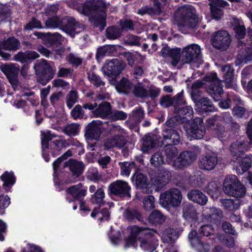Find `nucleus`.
I'll return each mask as SVG.
<instances>
[{"instance_id": "bb28decb", "label": "nucleus", "mask_w": 252, "mask_h": 252, "mask_svg": "<svg viewBox=\"0 0 252 252\" xmlns=\"http://www.w3.org/2000/svg\"><path fill=\"white\" fill-rule=\"evenodd\" d=\"M187 196L189 200L201 205L206 204L208 200L207 196L198 190L195 189L189 191Z\"/></svg>"}, {"instance_id": "f704fd0d", "label": "nucleus", "mask_w": 252, "mask_h": 252, "mask_svg": "<svg viewBox=\"0 0 252 252\" xmlns=\"http://www.w3.org/2000/svg\"><path fill=\"white\" fill-rule=\"evenodd\" d=\"M198 108H200V111L204 112H209L214 111L215 107L211 100L207 97H201L199 101L196 102Z\"/></svg>"}, {"instance_id": "c85d7f7f", "label": "nucleus", "mask_w": 252, "mask_h": 252, "mask_svg": "<svg viewBox=\"0 0 252 252\" xmlns=\"http://www.w3.org/2000/svg\"><path fill=\"white\" fill-rule=\"evenodd\" d=\"M111 110L110 103L104 101L99 105L98 107L94 111V114L97 117L104 118L111 114Z\"/></svg>"}, {"instance_id": "5701e85b", "label": "nucleus", "mask_w": 252, "mask_h": 252, "mask_svg": "<svg viewBox=\"0 0 252 252\" xmlns=\"http://www.w3.org/2000/svg\"><path fill=\"white\" fill-rule=\"evenodd\" d=\"M113 128L111 129L115 133L114 138L116 140V147L121 148L127 143V140L126 136L124 134V130L119 126L112 125Z\"/></svg>"}, {"instance_id": "5fc2aeb1", "label": "nucleus", "mask_w": 252, "mask_h": 252, "mask_svg": "<svg viewBox=\"0 0 252 252\" xmlns=\"http://www.w3.org/2000/svg\"><path fill=\"white\" fill-rule=\"evenodd\" d=\"M105 194L102 189H98L92 197V201L98 204H101L103 202Z\"/></svg>"}, {"instance_id": "a211bd4d", "label": "nucleus", "mask_w": 252, "mask_h": 252, "mask_svg": "<svg viewBox=\"0 0 252 252\" xmlns=\"http://www.w3.org/2000/svg\"><path fill=\"white\" fill-rule=\"evenodd\" d=\"M232 118L228 113L223 114L221 116H215L208 119L206 122V126L208 128L219 129L220 126H225L231 122Z\"/></svg>"}, {"instance_id": "c03bdc74", "label": "nucleus", "mask_w": 252, "mask_h": 252, "mask_svg": "<svg viewBox=\"0 0 252 252\" xmlns=\"http://www.w3.org/2000/svg\"><path fill=\"white\" fill-rule=\"evenodd\" d=\"M41 136L42 148L44 149H48V141L56 137V135L52 134L49 130H45L41 132Z\"/></svg>"}, {"instance_id": "0e129e2a", "label": "nucleus", "mask_w": 252, "mask_h": 252, "mask_svg": "<svg viewBox=\"0 0 252 252\" xmlns=\"http://www.w3.org/2000/svg\"><path fill=\"white\" fill-rule=\"evenodd\" d=\"M59 10L58 5L57 4H53L47 6L45 9L44 13L47 16H55Z\"/></svg>"}, {"instance_id": "79ce46f5", "label": "nucleus", "mask_w": 252, "mask_h": 252, "mask_svg": "<svg viewBox=\"0 0 252 252\" xmlns=\"http://www.w3.org/2000/svg\"><path fill=\"white\" fill-rule=\"evenodd\" d=\"M0 179L3 182L4 187H11L15 182V178L12 172H5L1 175Z\"/></svg>"}, {"instance_id": "13d9d810", "label": "nucleus", "mask_w": 252, "mask_h": 252, "mask_svg": "<svg viewBox=\"0 0 252 252\" xmlns=\"http://www.w3.org/2000/svg\"><path fill=\"white\" fill-rule=\"evenodd\" d=\"M155 199L153 196L148 195L145 197L143 201V206L144 209L147 210H151L153 209L155 206Z\"/></svg>"}, {"instance_id": "aec40b11", "label": "nucleus", "mask_w": 252, "mask_h": 252, "mask_svg": "<svg viewBox=\"0 0 252 252\" xmlns=\"http://www.w3.org/2000/svg\"><path fill=\"white\" fill-rule=\"evenodd\" d=\"M203 221L217 223L223 217L222 212L219 208H211L204 211Z\"/></svg>"}, {"instance_id": "3c124183", "label": "nucleus", "mask_w": 252, "mask_h": 252, "mask_svg": "<svg viewBox=\"0 0 252 252\" xmlns=\"http://www.w3.org/2000/svg\"><path fill=\"white\" fill-rule=\"evenodd\" d=\"M250 61H251V52H247L246 54L238 55L235 61V64L237 66H242Z\"/></svg>"}, {"instance_id": "412c9836", "label": "nucleus", "mask_w": 252, "mask_h": 252, "mask_svg": "<svg viewBox=\"0 0 252 252\" xmlns=\"http://www.w3.org/2000/svg\"><path fill=\"white\" fill-rule=\"evenodd\" d=\"M185 102L182 92L176 94L173 99L167 95L162 97L160 100V105L164 107H168L171 105H174L175 107H177L179 105L184 104Z\"/></svg>"}, {"instance_id": "6e6d98bb", "label": "nucleus", "mask_w": 252, "mask_h": 252, "mask_svg": "<svg viewBox=\"0 0 252 252\" xmlns=\"http://www.w3.org/2000/svg\"><path fill=\"white\" fill-rule=\"evenodd\" d=\"M77 94L75 91H71L66 95V104L69 108H71L74 104L77 101Z\"/></svg>"}, {"instance_id": "680f3d73", "label": "nucleus", "mask_w": 252, "mask_h": 252, "mask_svg": "<svg viewBox=\"0 0 252 252\" xmlns=\"http://www.w3.org/2000/svg\"><path fill=\"white\" fill-rule=\"evenodd\" d=\"M87 178L90 180L96 181L100 178V175L98 173L97 169L96 168H90L87 172Z\"/></svg>"}, {"instance_id": "bf43d9fd", "label": "nucleus", "mask_w": 252, "mask_h": 252, "mask_svg": "<svg viewBox=\"0 0 252 252\" xmlns=\"http://www.w3.org/2000/svg\"><path fill=\"white\" fill-rule=\"evenodd\" d=\"M91 216L92 218H94L96 216H97L99 219L107 220L109 218L110 213L107 209H103L99 213H96L95 211H94L91 213Z\"/></svg>"}, {"instance_id": "4c0bfd02", "label": "nucleus", "mask_w": 252, "mask_h": 252, "mask_svg": "<svg viewBox=\"0 0 252 252\" xmlns=\"http://www.w3.org/2000/svg\"><path fill=\"white\" fill-rule=\"evenodd\" d=\"M178 233L173 228L166 229L162 235V239L164 243H173L178 238Z\"/></svg>"}, {"instance_id": "ea45409f", "label": "nucleus", "mask_w": 252, "mask_h": 252, "mask_svg": "<svg viewBox=\"0 0 252 252\" xmlns=\"http://www.w3.org/2000/svg\"><path fill=\"white\" fill-rule=\"evenodd\" d=\"M156 136L154 135H146L143 138V143L142 150L143 152H147L152 149L155 144Z\"/></svg>"}, {"instance_id": "e2e57ef3", "label": "nucleus", "mask_w": 252, "mask_h": 252, "mask_svg": "<svg viewBox=\"0 0 252 252\" xmlns=\"http://www.w3.org/2000/svg\"><path fill=\"white\" fill-rule=\"evenodd\" d=\"M236 36L239 39L244 38L246 34V28L243 25L238 23L234 27Z\"/></svg>"}, {"instance_id": "4be33fe9", "label": "nucleus", "mask_w": 252, "mask_h": 252, "mask_svg": "<svg viewBox=\"0 0 252 252\" xmlns=\"http://www.w3.org/2000/svg\"><path fill=\"white\" fill-rule=\"evenodd\" d=\"M217 163L218 158L216 156L207 155L200 158L199 166L202 169L211 170L215 168Z\"/></svg>"}, {"instance_id": "a878e982", "label": "nucleus", "mask_w": 252, "mask_h": 252, "mask_svg": "<svg viewBox=\"0 0 252 252\" xmlns=\"http://www.w3.org/2000/svg\"><path fill=\"white\" fill-rule=\"evenodd\" d=\"M68 194L77 200H81L86 194L87 189H83L81 184L73 186L67 189Z\"/></svg>"}, {"instance_id": "72a5a7b5", "label": "nucleus", "mask_w": 252, "mask_h": 252, "mask_svg": "<svg viewBox=\"0 0 252 252\" xmlns=\"http://www.w3.org/2000/svg\"><path fill=\"white\" fill-rule=\"evenodd\" d=\"M39 55L35 51H26L25 52H19L14 56V60L21 63H25L30 60L37 58Z\"/></svg>"}, {"instance_id": "f257e3e1", "label": "nucleus", "mask_w": 252, "mask_h": 252, "mask_svg": "<svg viewBox=\"0 0 252 252\" xmlns=\"http://www.w3.org/2000/svg\"><path fill=\"white\" fill-rule=\"evenodd\" d=\"M161 54L163 57L169 56L171 58L170 63L176 66L177 64L183 65L195 62L201 54L200 47L196 44H192L183 48L171 49L166 47L162 49Z\"/></svg>"}, {"instance_id": "423d86ee", "label": "nucleus", "mask_w": 252, "mask_h": 252, "mask_svg": "<svg viewBox=\"0 0 252 252\" xmlns=\"http://www.w3.org/2000/svg\"><path fill=\"white\" fill-rule=\"evenodd\" d=\"M63 21L67 22L66 25L64 28V31L71 36H74L76 33H79L84 29L83 26L77 22L72 17L63 19ZM63 23L65 22L62 21L57 16L49 18L45 21L46 27L51 29L58 28L62 25Z\"/></svg>"}, {"instance_id": "c9c22d12", "label": "nucleus", "mask_w": 252, "mask_h": 252, "mask_svg": "<svg viewBox=\"0 0 252 252\" xmlns=\"http://www.w3.org/2000/svg\"><path fill=\"white\" fill-rule=\"evenodd\" d=\"M171 176V173L168 170L162 169L157 173L156 183L157 185L164 186L168 182Z\"/></svg>"}, {"instance_id": "8fccbe9b", "label": "nucleus", "mask_w": 252, "mask_h": 252, "mask_svg": "<svg viewBox=\"0 0 252 252\" xmlns=\"http://www.w3.org/2000/svg\"><path fill=\"white\" fill-rule=\"evenodd\" d=\"M121 165V175L123 176L128 177L132 168L134 166L133 162H124L120 163Z\"/></svg>"}, {"instance_id": "49530a36", "label": "nucleus", "mask_w": 252, "mask_h": 252, "mask_svg": "<svg viewBox=\"0 0 252 252\" xmlns=\"http://www.w3.org/2000/svg\"><path fill=\"white\" fill-rule=\"evenodd\" d=\"M205 190L213 198H217L219 193V186L216 181H212L209 183L205 188Z\"/></svg>"}, {"instance_id": "f8f14e48", "label": "nucleus", "mask_w": 252, "mask_h": 252, "mask_svg": "<svg viewBox=\"0 0 252 252\" xmlns=\"http://www.w3.org/2000/svg\"><path fill=\"white\" fill-rule=\"evenodd\" d=\"M205 79L208 82H211L208 92L212 95L215 101L220 100V95L223 92V89L220 85V80L217 78L216 73H211L208 74Z\"/></svg>"}, {"instance_id": "a19ab883", "label": "nucleus", "mask_w": 252, "mask_h": 252, "mask_svg": "<svg viewBox=\"0 0 252 252\" xmlns=\"http://www.w3.org/2000/svg\"><path fill=\"white\" fill-rule=\"evenodd\" d=\"M122 30L118 27H108L106 30V37L110 39L118 38L122 34Z\"/></svg>"}, {"instance_id": "b1692460", "label": "nucleus", "mask_w": 252, "mask_h": 252, "mask_svg": "<svg viewBox=\"0 0 252 252\" xmlns=\"http://www.w3.org/2000/svg\"><path fill=\"white\" fill-rule=\"evenodd\" d=\"M101 129L100 123L93 121L87 126L86 135L90 138L97 139L101 133Z\"/></svg>"}, {"instance_id": "7c9ffc66", "label": "nucleus", "mask_w": 252, "mask_h": 252, "mask_svg": "<svg viewBox=\"0 0 252 252\" xmlns=\"http://www.w3.org/2000/svg\"><path fill=\"white\" fill-rule=\"evenodd\" d=\"M221 71L223 74L226 86L232 87L233 83V68L229 65H226L221 67Z\"/></svg>"}, {"instance_id": "4d7b16f0", "label": "nucleus", "mask_w": 252, "mask_h": 252, "mask_svg": "<svg viewBox=\"0 0 252 252\" xmlns=\"http://www.w3.org/2000/svg\"><path fill=\"white\" fill-rule=\"evenodd\" d=\"M151 163L155 167L163 164L164 163V160L161 154L159 152L154 154L151 158Z\"/></svg>"}, {"instance_id": "774afa93", "label": "nucleus", "mask_w": 252, "mask_h": 252, "mask_svg": "<svg viewBox=\"0 0 252 252\" xmlns=\"http://www.w3.org/2000/svg\"><path fill=\"white\" fill-rule=\"evenodd\" d=\"M83 114V110L79 105H77L71 111V115L74 119L82 118Z\"/></svg>"}, {"instance_id": "1a4fd4ad", "label": "nucleus", "mask_w": 252, "mask_h": 252, "mask_svg": "<svg viewBox=\"0 0 252 252\" xmlns=\"http://www.w3.org/2000/svg\"><path fill=\"white\" fill-rule=\"evenodd\" d=\"M173 121V119H170L166 122V125L168 128L164 129L163 131L162 145H177L180 142L181 137L179 133L171 128L174 126Z\"/></svg>"}, {"instance_id": "20e7f679", "label": "nucleus", "mask_w": 252, "mask_h": 252, "mask_svg": "<svg viewBox=\"0 0 252 252\" xmlns=\"http://www.w3.org/2000/svg\"><path fill=\"white\" fill-rule=\"evenodd\" d=\"M249 147L243 140L241 139L232 144L230 151L233 155L232 164L237 167V173L242 174L251 166V160L248 157L242 158L243 153L247 150Z\"/></svg>"}, {"instance_id": "a18cd8bd", "label": "nucleus", "mask_w": 252, "mask_h": 252, "mask_svg": "<svg viewBox=\"0 0 252 252\" xmlns=\"http://www.w3.org/2000/svg\"><path fill=\"white\" fill-rule=\"evenodd\" d=\"M149 220L153 223H162L165 220L166 217L159 211L154 210L150 215Z\"/></svg>"}, {"instance_id": "39448f33", "label": "nucleus", "mask_w": 252, "mask_h": 252, "mask_svg": "<svg viewBox=\"0 0 252 252\" xmlns=\"http://www.w3.org/2000/svg\"><path fill=\"white\" fill-rule=\"evenodd\" d=\"M175 19L179 26L188 30L196 28L201 20L196 14V10L191 5L179 8L175 13Z\"/></svg>"}, {"instance_id": "393cba45", "label": "nucleus", "mask_w": 252, "mask_h": 252, "mask_svg": "<svg viewBox=\"0 0 252 252\" xmlns=\"http://www.w3.org/2000/svg\"><path fill=\"white\" fill-rule=\"evenodd\" d=\"M133 84L127 78H122L115 85V89L119 93L130 94Z\"/></svg>"}, {"instance_id": "9d476101", "label": "nucleus", "mask_w": 252, "mask_h": 252, "mask_svg": "<svg viewBox=\"0 0 252 252\" xmlns=\"http://www.w3.org/2000/svg\"><path fill=\"white\" fill-rule=\"evenodd\" d=\"M0 69L6 75L14 90L19 89L20 82L18 78L19 68L16 64L5 63L0 66Z\"/></svg>"}, {"instance_id": "603ef678", "label": "nucleus", "mask_w": 252, "mask_h": 252, "mask_svg": "<svg viewBox=\"0 0 252 252\" xmlns=\"http://www.w3.org/2000/svg\"><path fill=\"white\" fill-rule=\"evenodd\" d=\"M177 113L179 116L186 118L187 117H191L193 115V111L191 106H186L179 107Z\"/></svg>"}, {"instance_id": "cd10ccee", "label": "nucleus", "mask_w": 252, "mask_h": 252, "mask_svg": "<svg viewBox=\"0 0 252 252\" xmlns=\"http://www.w3.org/2000/svg\"><path fill=\"white\" fill-rule=\"evenodd\" d=\"M130 94L138 98H144L148 97V90L145 87V85L141 82L133 84Z\"/></svg>"}, {"instance_id": "2eb2a0df", "label": "nucleus", "mask_w": 252, "mask_h": 252, "mask_svg": "<svg viewBox=\"0 0 252 252\" xmlns=\"http://www.w3.org/2000/svg\"><path fill=\"white\" fill-rule=\"evenodd\" d=\"M20 46L19 41L14 37H10L0 43V55L5 60H8L10 54L4 50L15 51Z\"/></svg>"}, {"instance_id": "9b49d317", "label": "nucleus", "mask_w": 252, "mask_h": 252, "mask_svg": "<svg viewBox=\"0 0 252 252\" xmlns=\"http://www.w3.org/2000/svg\"><path fill=\"white\" fill-rule=\"evenodd\" d=\"M125 65L122 60L114 59L106 63L102 70L105 76L115 78L124 69Z\"/></svg>"}, {"instance_id": "69168bd1", "label": "nucleus", "mask_w": 252, "mask_h": 252, "mask_svg": "<svg viewBox=\"0 0 252 252\" xmlns=\"http://www.w3.org/2000/svg\"><path fill=\"white\" fill-rule=\"evenodd\" d=\"M213 232L214 229L213 227L208 224L201 226L199 230L200 235L207 237L213 234Z\"/></svg>"}, {"instance_id": "7ed1b4c3", "label": "nucleus", "mask_w": 252, "mask_h": 252, "mask_svg": "<svg viewBox=\"0 0 252 252\" xmlns=\"http://www.w3.org/2000/svg\"><path fill=\"white\" fill-rule=\"evenodd\" d=\"M107 4L104 0H88L83 5H77L75 9L85 15H91L96 23L104 27Z\"/></svg>"}, {"instance_id": "f03ea898", "label": "nucleus", "mask_w": 252, "mask_h": 252, "mask_svg": "<svg viewBox=\"0 0 252 252\" xmlns=\"http://www.w3.org/2000/svg\"><path fill=\"white\" fill-rule=\"evenodd\" d=\"M130 236L126 240L125 248L131 246H134L136 240L139 235H145V238L141 241L140 246L141 249L146 252H152L158 245V240L155 237V234L157 232L153 229H141L139 227L134 225L129 228Z\"/></svg>"}, {"instance_id": "58836bf2", "label": "nucleus", "mask_w": 252, "mask_h": 252, "mask_svg": "<svg viewBox=\"0 0 252 252\" xmlns=\"http://www.w3.org/2000/svg\"><path fill=\"white\" fill-rule=\"evenodd\" d=\"M80 131V125L77 123L68 124L65 126L63 132L70 136H74L77 135Z\"/></svg>"}, {"instance_id": "dca6fc26", "label": "nucleus", "mask_w": 252, "mask_h": 252, "mask_svg": "<svg viewBox=\"0 0 252 252\" xmlns=\"http://www.w3.org/2000/svg\"><path fill=\"white\" fill-rule=\"evenodd\" d=\"M196 159L195 154L192 152L184 151L180 153L174 161L172 165L177 168H183L190 165Z\"/></svg>"}, {"instance_id": "f3484780", "label": "nucleus", "mask_w": 252, "mask_h": 252, "mask_svg": "<svg viewBox=\"0 0 252 252\" xmlns=\"http://www.w3.org/2000/svg\"><path fill=\"white\" fill-rule=\"evenodd\" d=\"M111 193L120 197L127 195L130 197L129 191L131 188L126 182L117 180L112 183L109 187Z\"/></svg>"}, {"instance_id": "2f4dec72", "label": "nucleus", "mask_w": 252, "mask_h": 252, "mask_svg": "<svg viewBox=\"0 0 252 252\" xmlns=\"http://www.w3.org/2000/svg\"><path fill=\"white\" fill-rule=\"evenodd\" d=\"M65 166L68 167L74 175L77 176L81 174L84 170L83 162L70 159L65 163Z\"/></svg>"}, {"instance_id": "37998d69", "label": "nucleus", "mask_w": 252, "mask_h": 252, "mask_svg": "<svg viewBox=\"0 0 252 252\" xmlns=\"http://www.w3.org/2000/svg\"><path fill=\"white\" fill-rule=\"evenodd\" d=\"M135 185L137 188L141 189H146L149 185L147 177L141 173L136 175Z\"/></svg>"}, {"instance_id": "6e6552de", "label": "nucleus", "mask_w": 252, "mask_h": 252, "mask_svg": "<svg viewBox=\"0 0 252 252\" xmlns=\"http://www.w3.org/2000/svg\"><path fill=\"white\" fill-rule=\"evenodd\" d=\"M184 129L188 138L190 140L192 139H201L205 133L203 121L200 118H196L193 121L185 123Z\"/></svg>"}, {"instance_id": "0eeeda50", "label": "nucleus", "mask_w": 252, "mask_h": 252, "mask_svg": "<svg viewBox=\"0 0 252 252\" xmlns=\"http://www.w3.org/2000/svg\"><path fill=\"white\" fill-rule=\"evenodd\" d=\"M182 199L180 190L176 188H172L160 194L159 203L165 208H168L170 206L177 207L180 205Z\"/></svg>"}, {"instance_id": "e433bc0d", "label": "nucleus", "mask_w": 252, "mask_h": 252, "mask_svg": "<svg viewBox=\"0 0 252 252\" xmlns=\"http://www.w3.org/2000/svg\"><path fill=\"white\" fill-rule=\"evenodd\" d=\"M239 182L240 181L236 175L231 174L227 176L225 178L223 183V189L224 192L225 193L227 192L228 190L230 189H232V188Z\"/></svg>"}, {"instance_id": "4468645a", "label": "nucleus", "mask_w": 252, "mask_h": 252, "mask_svg": "<svg viewBox=\"0 0 252 252\" xmlns=\"http://www.w3.org/2000/svg\"><path fill=\"white\" fill-rule=\"evenodd\" d=\"M34 67L36 73L43 75L46 82L50 80L54 76L55 70H54L45 60L37 61Z\"/></svg>"}, {"instance_id": "ddd939ff", "label": "nucleus", "mask_w": 252, "mask_h": 252, "mask_svg": "<svg viewBox=\"0 0 252 252\" xmlns=\"http://www.w3.org/2000/svg\"><path fill=\"white\" fill-rule=\"evenodd\" d=\"M213 46L217 49L224 50L229 46L231 39L225 31H220L214 33L212 37Z\"/></svg>"}, {"instance_id": "c756f323", "label": "nucleus", "mask_w": 252, "mask_h": 252, "mask_svg": "<svg viewBox=\"0 0 252 252\" xmlns=\"http://www.w3.org/2000/svg\"><path fill=\"white\" fill-rule=\"evenodd\" d=\"M197 215L196 209L193 206L188 204L184 205L183 216L185 219L196 221L198 220Z\"/></svg>"}, {"instance_id": "338daca9", "label": "nucleus", "mask_w": 252, "mask_h": 252, "mask_svg": "<svg viewBox=\"0 0 252 252\" xmlns=\"http://www.w3.org/2000/svg\"><path fill=\"white\" fill-rule=\"evenodd\" d=\"M89 79L94 85L96 87H99L104 85V82L101 81L100 77L94 73L89 75Z\"/></svg>"}, {"instance_id": "de8ad7c7", "label": "nucleus", "mask_w": 252, "mask_h": 252, "mask_svg": "<svg viewBox=\"0 0 252 252\" xmlns=\"http://www.w3.org/2000/svg\"><path fill=\"white\" fill-rule=\"evenodd\" d=\"M124 217L129 221H134L135 220H140L141 214L136 210H126L124 213Z\"/></svg>"}, {"instance_id": "864d4df0", "label": "nucleus", "mask_w": 252, "mask_h": 252, "mask_svg": "<svg viewBox=\"0 0 252 252\" xmlns=\"http://www.w3.org/2000/svg\"><path fill=\"white\" fill-rule=\"evenodd\" d=\"M164 153L168 160H172L176 157L178 152L176 147L169 145L165 148Z\"/></svg>"}, {"instance_id": "09e8293b", "label": "nucleus", "mask_w": 252, "mask_h": 252, "mask_svg": "<svg viewBox=\"0 0 252 252\" xmlns=\"http://www.w3.org/2000/svg\"><path fill=\"white\" fill-rule=\"evenodd\" d=\"M221 203L222 206L226 210L229 211H233L238 209L239 207V201L238 200L234 201L233 199H222Z\"/></svg>"}, {"instance_id": "6ab92c4d", "label": "nucleus", "mask_w": 252, "mask_h": 252, "mask_svg": "<svg viewBox=\"0 0 252 252\" xmlns=\"http://www.w3.org/2000/svg\"><path fill=\"white\" fill-rule=\"evenodd\" d=\"M189 239L192 247L199 252H208L210 251L211 245L200 240L196 230H192L189 233Z\"/></svg>"}, {"instance_id": "052dcab7", "label": "nucleus", "mask_w": 252, "mask_h": 252, "mask_svg": "<svg viewBox=\"0 0 252 252\" xmlns=\"http://www.w3.org/2000/svg\"><path fill=\"white\" fill-rule=\"evenodd\" d=\"M140 37L134 35L129 34L125 39V43L129 45L139 46Z\"/></svg>"}, {"instance_id": "473e14b6", "label": "nucleus", "mask_w": 252, "mask_h": 252, "mask_svg": "<svg viewBox=\"0 0 252 252\" xmlns=\"http://www.w3.org/2000/svg\"><path fill=\"white\" fill-rule=\"evenodd\" d=\"M246 193V189L244 186L240 182L232 189L226 192L225 193L233 196L235 198H240L244 197Z\"/></svg>"}]
</instances>
